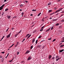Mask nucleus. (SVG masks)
Segmentation results:
<instances>
[{"label": "nucleus", "instance_id": "obj_1", "mask_svg": "<svg viewBox=\"0 0 64 64\" xmlns=\"http://www.w3.org/2000/svg\"><path fill=\"white\" fill-rule=\"evenodd\" d=\"M32 59V58H31V56H29L28 58V60H31Z\"/></svg>", "mask_w": 64, "mask_h": 64}, {"label": "nucleus", "instance_id": "obj_2", "mask_svg": "<svg viewBox=\"0 0 64 64\" xmlns=\"http://www.w3.org/2000/svg\"><path fill=\"white\" fill-rule=\"evenodd\" d=\"M64 50L63 49L60 50H59V52L60 53H61V52H63V51Z\"/></svg>", "mask_w": 64, "mask_h": 64}, {"label": "nucleus", "instance_id": "obj_3", "mask_svg": "<svg viewBox=\"0 0 64 64\" xmlns=\"http://www.w3.org/2000/svg\"><path fill=\"white\" fill-rule=\"evenodd\" d=\"M51 57H52V56L51 55H50L48 57V59L50 60L51 59Z\"/></svg>", "mask_w": 64, "mask_h": 64}, {"label": "nucleus", "instance_id": "obj_4", "mask_svg": "<svg viewBox=\"0 0 64 64\" xmlns=\"http://www.w3.org/2000/svg\"><path fill=\"white\" fill-rule=\"evenodd\" d=\"M6 36V38H10V35H9L8 34V36Z\"/></svg>", "mask_w": 64, "mask_h": 64}, {"label": "nucleus", "instance_id": "obj_5", "mask_svg": "<svg viewBox=\"0 0 64 64\" xmlns=\"http://www.w3.org/2000/svg\"><path fill=\"white\" fill-rule=\"evenodd\" d=\"M61 58L60 57L59 58H58L57 59V58L56 59V61H58V60H59V59H60Z\"/></svg>", "mask_w": 64, "mask_h": 64}, {"label": "nucleus", "instance_id": "obj_6", "mask_svg": "<svg viewBox=\"0 0 64 64\" xmlns=\"http://www.w3.org/2000/svg\"><path fill=\"white\" fill-rule=\"evenodd\" d=\"M58 33H60V34H61L62 33V32L61 30H58Z\"/></svg>", "mask_w": 64, "mask_h": 64}, {"label": "nucleus", "instance_id": "obj_7", "mask_svg": "<svg viewBox=\"0 0 64 64\" xmlns=\"http://www.w3.org/2000/svg\"><path fill=\"white\" fill-rule=\"evenodd\" d=\"M17 43L15 45V47L19 45V42H17Z\"/></svg>", "mask_w": 64, "mask_h": 64}, {"label": "nucleus", "instance_id": "obj_8", "mask_svg": "<svg viewBox=\"0 0 64 64\" xmlns=\"http://www.w3.org/2000/svg\"><path fill=\"white\" fill-rule=\"evenodd\" d=\"M7 17L8 19H10L11 18V16H7Z\"/></svg>", "mask_w": 64, "mask_h": 64}, {"label": "nucleus", "instance_id": "obj_9", "mask_svg": "<svg viewBox=\"0 0 64 64\" xmlns=\"http://www.w3.org/2000/svg\"><path fill=\"white\" fill-rule=\"evenodd\" d=\"M51 28H49L47 30H46V32H48V31H50V30Z\"/></svg>", "mask_w": 64, "mask_h": 64}, {"label": "nucleus", "instance_id": "obj_10", "mask_svg": "<svg viewBox=\"0 0 64 64\" xmlns=\"http://www.w3.org/2000/svg\"><path fill=\"white\" fill-rule=\"evenodd\" d=\"M30 52V51L29 50H28L26 53V54H28V53H29Z\"/></svg>", "mask_w": 64, "mask_h": 64}, {"label": "nucleus", "instance_id": "obj_11", "mask_svg": "<svg viewBox=\"0 0 64 64\" xmlns=\"http://www.w3.org/2000/svg\"><path fill=\"white\" fill-rule=\"evenodd\" d=\"M55 25L56 26H58V25H59V23H57L55 24Z\"/></svg>", "mask_w": 64, "mask_h": 64}, {"label": "nucleus", "instance_id": "obj_12", "mask_svg": "<svg viewBox=\"0 0 64 64\" xmlns=\"http://www.w3.org/2000/svg\"><path fill=\"white\" fill-rule=\"evenodd\" d=\"M35 40L34 39H33L32 40V43H34V42H35Z\"/></svg>", "mask_w": 64, "mask_h": 64}, {"label": "nucleus", "instance_id": "obj_13", "mask_svg": "<svg viewBox=\"0 0 64 64\" xmlns=\"http://www.w3.org/2000/svg\"><path fill=\"white\" fill-rule=\"evenodd\" d=\"M1 60H2V62H4V58H2Z\"/></svg>", "mask_w": 64, "mask_h": 64}, {"label": "nucleus", "instance_id": "obj_14", "mask_svg": "<svg viewBox=\"0 0 64 64\" xmlns=\"http://www.w3.org/2000/svg\"><path fill=\"white\" fill-rule=\"evenodd\" d=\"M59 56H56V59H57V58H59Z\"/></svg>", "mask_w": 64, "mask_h": 64}, {"label": "nucleus", "instance_id": "obj_15", "mask_svg": "<svg viewBox=\"0 0 64 64\" xmlns=\"http://www.w3.org/2000/svg\"><path fill=\"white\" fill-rule=\"evenodd\" d=\"M62 40H62V42H64V37H63L62 38Z\"/></svg>", "mask_w": 64, "mask_h": 64}, {"label": "nucleus", "instance_id": "obj_16", "mask_svg": "<svg viewBox=\"0 0 64 64\" xmlns=\"http://www.w3.org/2000/svg\"><path fill=\"white\" fill-rule=\"evenodd\" d=\"M3 8L2 7V6H0V10H1Z\"/></svg>", "mask_w": 64, "mask_h": 64}, {"label": "nucleus", "instance_id": "obj_17", "mask_svg": "<svg viewBox=\"0 0 64 64\" xmlns=\"http://www.w3.org/2000/svg\"><path fill=\"white\" fill-rule=\"evenodd\" d=\"M52 11V10H50L48 11V13H50V12H51Z\"/></svg>", "mask_w": 64, "mask_h": 64}, {"label": "nucleus", "instance_id": "obj_18", "mask_svg": "<svg viewBox=\"0 0 64 64\" xmlns=\"http://www.w3.org/2000/svg\"><path fill=\"white\" fill-rule=\"evenodd\" d=\"M8 10L9 9H8V8H6L5 9V11H8Z\"/></svg>", "mask_w": 64, "mask_h": 64}, {"label": "nucleus", "instance_id": "obj_19", "mask_svg": "<svg viewBox=\"0 0 64 64\" xmlns=\"http://www.w3.org/2000/svg\"><path fill=\"white\" fill-rule=\"evenodd\" d=\"M59 11H60V10H57L55 12V13H57V12H59Z\"/></svg>", "mask_w": 64, "mask_h": 64}, {"label": "nucleus", "instance_id": "obj_20", "mask_svg": "<svg viewBox=\"0 0 64 64\" xmlns=\"http://www.w3.org/2000/svg\"><path fill=\"white\" fill-rule=\"evenodd\" d=\"M51 5V2H50L48 3V5Z\"/></svg>", "mask_w": 64, "mask_h": 64}, {"label": "nucleus", "instance_id": "obj_21", "mask_svg": "<svg viewBox=\"0 0 64 64\" xmlns=\"http://www.w3.org/2000/svg\"><path fill=\"white\" fill-rule=\"evenodd\" d=\"M5 4H4L3 5H2V6H1V7L3 8V7H4V6H5Z\"/></svg>", "mask_w": 64, "mask_h": 64}, {"label": "nucleus", "instance_id": "obj_22", "mask_svg": "<svg viewBox=\"0 0 64 64\" xmlns=\"http://www.w3.org/2000/svg\"><path fill=\"white\" fill-rule=\"evenodd\" d=\"M41 14V13H39L38 14V16H40V14Z\"/></svg>", "mask_w": 64, "mask_h": 64}, {"label": "nucleus", "instance_id": "obj_23", "mask_svg": "<svg viewBox=\"0 0 64 64\" xmlns=\"http://www.w3.org/2000/svg\"><path fill=\"white\" fill-rule=\"evenodd\" d=\"M58 20V19H55L53 20V21H56V20Z\"/></svg>", "mask_w": 64, "mask_h": 64}, {"label": "nucleus", "instance_id": "obj_24", "mask_svg": "<svg viewBox=\"0 0 64 64\" xmlns=\"http://www.w3.org/2000/svg\"><path fill=\"white\" fill-rule=\"evenodd\" d=\"M64 46V45H62L60 46V47H63Z\"/></svg>", "mask_w": 64, "mask_h": 64}, {"label": "nucleus", "instance_id": "obj_25", "mask_svg": "<svg viewBox=\"0 0 64 64\" xmlns=\"http://www.w3.org/2000/svg\"><path fill=\"white\" fill-rule=\"evenodd\" d=\"M33 46H31V47H30V49H31V50H32V48H33Z\"/></svg>", "mask_w": 64, "mask_h": 64}, {"label": "nucleus", "instance_id": "obj_26", "mask_svg": "<svg viewBox=\"0 0 64 64\" xmlns=\"http://www.w3.org/2000/svg\"><path fill=\"white\" fill-rule=\"evenodd\" d=\"M14 44H12V46H10V48H11V47H12V46H13V45H14Z\"/></svg>", "mask_w": 64, "mask_h": 64}, {"label": "nucleus", "instance_id": "obj_27", "mask_svg": "<svg viewBox=\"0 0 64 64\" xmlns=\"http://www.w3.org/2000/svg\"><path fill=\"white\" fill-rule=\"evenodd\" d=\"M53 26L52 27V28H51V30H53V26Z\"/></svg>", "mask_w": 64, "mask_h": 64}, {"label": "nucleus", "instance_id": "obj_28", "mask_svg": "<svg viewBox=\"0 0 64 64\" xmlns=\"http://www.w3.org/2000/svg\"><path fill=\"white\" fill-rule=\"evenodd\" d=\"M55 40H56V39H55L53 40L52 42H54V41H55Z\"/></svg>", "mask_w": 64, "mask_h": 64}, {"label": "nucleus", "instance_id": "obj_29", "mask_svg": "<svg viewBox=\"0 0 64 64\" xmlns=\"http://www.w3.org/2000/svg\"><path fill=\"white\" fill-rule=\"evenodd\" d=\"M32 11H36V10H32Z\"/></svg>", "mask_w": 64, "mask_h": 64}, {"label": "nucleus", "instance_id": "obj_30", "mask_svg": "<svg viewBox=\"0 0 64 64\" xmlns=\"http://www.w3.org/2000/svg\"><path fill=\"white\" fill-rule=\"evenodd\" d=\"M4 37H5V36H4L1 39L2 40L4 38Z\"/></svg>", "mask_w": 64, "mask_h": 64}, {"label": "nucleus", "instance_id": "obj_31", "mask_svg": "<svg viewBox=\"0 0 64 64\" xmlns=\"http://www.w3.org/2000/svg\"><path fill=\"white\" fill-rule=\"evenodd\" d=\"M38 42V40H36V44H37V42Z\"/></svg>", "mask_w": 64, "mask_h": 64}, {"label": "nucleus", "instance_id": "obj_32", "mask_svg": "<svg viewBox=\"0 0 64 64\" xmlns=\"http://www.w3.org/2000/svg\"><path fill=\"white\" fill-rule=\"evenodd\" d=\"M41 37H42V36H40L38 38H41Z\"/></svg>", "mask_w": 64, "mask_h": 64}, {"label": "nucleus", "instance_id": "obj_33", "mask_svg": "<svg viewBox=\"0 0 64 64\" xmlns=\"http://www.w3.org/2000/svg\"><path fill=\"white\" fill-rule=\"evenodd\" d=\"M41 45H39V46H39V47H41Z\"/></svg>", "mask_w": 64, "mask_h": 64}, {"label": "nucleus", "instance_id": "obj_34", "mask_svg": "<svg viewBox=\"0 0 64 64\" xmlns=\"http://www.w3.org/2000/svg\"><path fill=\"white\" fill-rule=\"evenodd\" d=\"M1 53H2V54H4V53H5V52H2Z\"/></svg>", "mask_w": 64, "mask_h": 64}, {"label": "nucleus", "instance_id": "obj_35", "mask_svg": "<svg viewBox=\"0 0 64 64\" xmlns=\"http://www.w3.org/2000/svg\"><path fill=\"white\" fill-rule=\"evenodd\" d=\"M44 27H45V26H43V27H42L41 28V29H43V28H44Z\"/></svg>", "mask_w": 64, "mask_h": 64}, {"label": "nucleus", "instance_id": "obj_36", "mask_svg": "<svg viewBox=\"0 0 64 64\" xmlns=\"http://www.w3.org/2000/svg\"><path fill=\"white\" fill-rule=\"evenodd\" d=\"M61 22H64V20H62L61 21Z\"/></svg>", "mask_w": 64, "mask_h": 64}, {"label": "nucleus", "instance_id": "obj_37", "mask_svg": "<svg viewBox=\"0 0 64 64\" xmlns=\"http://www.w3.org/2000/svg\"><path fill=\"white\" fill-rule=\"evenodd\" d=\"M48 40H51V38H48Z\"/></svg>", "mask_w": 64, "mask_h": 64}, {"label": "nucleus", "instance_id": "obj_38", "mask_svg": "<svg viewBox=\"0 0 64 64\" xmlns=\"http://www.w3.org/2000/svg\"><path fill=\"white\" fill-rule=\"evenodd\" d=\"M21 30H20V32H18V34H19V33H20L21 32Z\"/></svg>", "mask_w": 64, "mask_h": 64}, {"label": "nucleus", "instance_id": "obj_39", "mask_svg": "<svg viewBox=\"0 0 64 64\" xmlns=\"http://www.w3.org/2000/svg\"><path fill=\"white\" fill-rule=\"evenodd\" d=\"M62 28V26H60L59 27V28H60V29H61Z\"/></svg>", "mask_w": 64, "mask_h": 64}, {"label": "nucleus", "instance_id": "obj_40", "mask_svg": "<svg viewBox=\"0 0 64 64\" xmlns=\"http://www.w3.org/2000/svg\"><path fill=\"white\" fill-rule=\"evenodd\" d=\"M19 54V52H18L17 53V54L18 55Z\"/></svg>", "mask_w": 64, "mask_h": 64}, {"label": "nucleus", "instance_id": "obj_41", "mask_svg": "<svg viewBox=\"0 0 64 64\" xmlns=\"http://www.w3.org/2000/svg\"><path fill=\"white\" fill-rule=\"evenodd\" d=\"M52 59H54V58H55V57H53L52 58Z\"/></svg>", "mask_w": 64, "mask_h": 64}, {"label": "nucleus", "instance_id": "obj_42", "mask_svg": "<svg viewBox=\"0 0 64 64\" xmlns=\"http://www.w3.org/2000/svg\"><path fill=\"white\" fill-rule=\"evenodd\" d=\"M23 6V4H20V6L21 7H22V6Z\"/></svg>", "mask_w": 64, "mask_h": 64}, {"label": "nucleus", "instance_id": "obj_43", "mask_svg": "<svg viewBox=\"0 0 64 64\" xmlns=\"http://www.w3.org/2000/svg\"><path fill=\"white\" fill-rule=\"evenodd\" d=\"M61 0H57L58 2H60L61 1Z\"/></svg>", "mask_w": 64, "mask_h": 64}, {"label": "nucleus", "instance_id": "obj_44", "mask_svg": "<svg viewBox=\"0 0 64 64\" xmlns=\"http://www.w3.org/2000/svg\"><path fill=\"white\" fill-rule=\"evenodd\" d=\"M36 32V30H35L34 31V32H33V33H35V32Z\"/></svg>", "mask_w": 64, "mask_h": 64}, {"label": "nucleus", "instance_id": "obj_45", "mask_svg": "<svg viewBox=\"0 0 64 64\" xmlns=\"http://www.w3.org/2000/svg\"><path fill=\"white\" fill-rule=\"evenodd\" d=\"M43 29H41L40 30V31H43Z\"/></svg>", "mask_w": 64, "mask_h": 64}, {"label": "nucleus", "instance_id": "obj_46", "mask_svg": "<svg viewBox=\"0 0 64 64\" xmlns=\"http://www.w3.org/2000/svg\"><path fill=\"white\" fill-rule=\"evenodd\" d=\"M62 9H63L62 8H60V9L59 10H60H60H62Z\"/></svg>", "mask_w": 64, "mask_h": 64}, {"label": "nucleus", "instance_id": "obj_47", "mask_svg": "<svg viewBox=\"0 0 64 64\" xmlns=\"http://www.w3.org/2000/svg\"><path fill=\"white\" fill-rule=\"evenodd\" d=\"M30 36H31V34L30 35V36H28V38H29L30 37Z\"/></svg>", "mask_w": 64, "mask_h": 64}, {"label": "nucleus", "instance_id": "obj_48", "mask_svg": "<svg viewBox=\"0 0 64 64\" xmlns=\"http://www.w3.org/2000/svg\"><path fill=\"white\" fill-rule=\"evenodd\" d=\"M18 35V34H16L15 35V37H17V36Z\"/></svg>", "mask_w": 64, "mask_h": 64}, {"label": "nucleus", "instance_id": "obj_49", "mask_svg": "<svg viewBox=\"0 0 64 64\" xmlns=\"http://www.w3.org/2000/svg\"><path fill=\"white\" fill-rule=\"evenodd\" d=\"M28 35H29V34H27V35L26 36V37H27V36H28Z\"/></svg>", "mask_w": 64, "mask_h": 64}, {"label": "nucleus", "instance_id": "obj_50", "mask_svg": "<svg viewBox=\"0 0 64 64\" xmlns=\"http://www.w3.org/2000/svg\"><path fill=\"white\" fill-rule=\"evenodd\" d=\"M8 29L9 28H8L6 30V32H7V31L8 30Z\"/></svg>", "mask_w": 64, "mask_h": 64}, {"label": "nucleus", "instance_id": "obj_51", "mask_svg": "<svg viewBox=\"0 0 64 64\" xmlns=\"http://www.w3.org/2000/svg\"><path fill=\"white\" fill-rule=\"evenodd\" d=\"M12 60H10V61H9V62H12Z\"/></svg>", "mask_w": 64, "mask_h": 64}, {"label": "nucleus", "instance_id": "obj_52", "mask_svg": "<svg viewBox=\"0 0 64 64\" xmlns=\"http://www.w3.org/2000/svg\"><path fill=\"white\" fill-rule=\"evenodd\" d=\"M11 32H10V34H8L10 36L11 35Z\"/></svg>", "mask_w": 64, "mask_h": 64}, {"label": "nucleus", "instance_id": "obj_53", "mask_svg": "<svg viewBox=\"0 0 64 64\" xmlns=\"http://www.w3.org/2000/svg\"><path fill=\"white\" fill-rule=\"evenodd\" d=\"M4 14V12H3V13H2V16H3V15Z\"/></svg>", "mask_w": 64, "mask_h": 64}, {"label": "nucleus", "instance_id": "obj_54", "mask_svg": "<svg viewBox=\"0 0 64 64\" xmlns=\"http://www.w3.org/2000/svg\"><path fill=\"white\" fill-rule=\"evenodd\" d=\"M44 47H45V46H43L42 47V49H44Z\"/></svg>", "mask_w": 64, "mask_h": 64}, {"label": "nucleus", "instance_id": "obj_55", "mask_svg": "<svg viewBox=\"0 0 64 64\" xmlns=\"http://www.w3.org/2000/svg\"><path fill=\"white\" fill-rule=\"evenodd\" d=\"M23 14H24V12H22V14L23 15Z\"/></svg>", "mask_w": 64, "mask_h": 64}, {"label": "nucleus", "instance_id": "obj_56", "mask_svg": "<svg viewBox=\"0 0 64 64\" xmlns=\"http://www.w3.org/2000/svg\"><path fill=\"white\" fill-rule=\"evenodd\" d=\"M30 16H33V14H30Z\"/></svg>", "mask_w": 64, "mask_h": 64}, {"label": "nucleus", "instance_id": "obj_57", "mask_svg": "<svg viewBox=\"0 0 64 64\" xmlns=\"http://www.w3.org/2000/svg\"><path fill=\"white\" fill-rule=\"evenodd\" d=\"M7 0H4V2H6V1H7Z\"/></svg>", "mask_w": 64, "mask_h": 64}, {"label": "nucleus", "instance_id": "obj_58", "mask_svg": "<svg viewBox=\"0 0 64 64\" xmlns=\"http://www.w3.org/2000/svg\"><path fill=\"white\" fill-rule=\"evenodd\" d=\"M44 20H43V19H42V22H44Z\"/></svg>", "mask_w": 64, "mask_h": 64}, {"label": "nucleus", "instance_id": "obj_59", "mask_svg": "<svg viewBox=\"0 0 64 64\" xmlns=\"http://www.w3.org/2000/svg\"><path fill=\"white\" fill-rule=\"evenodd\" d=\"M2 56H0V58H2Z\"/></svg>", "mask_w": 64, "mask_h": 64}, {"label": "nucleus", "instance_id": "obj_60", "mask_svg": "<svg viewBox=\"0 0 64 64\" xmlns=\"http://www.w3.org/2000/svg\"><path fill=\"white\" fill-rule=\"evenodd\" d=\"M25 2H26V3H27V2H28V1H25Z\"/></svg>", "mask_w": 64, "mask_h": 64}, {"label": "nucleus", "instance_id": "obj_61", "mask_svg": "<svg viewBox=\"0 0 64 64\" xmlns=\"http://www.w3.org/2000/svg\"><path fill=\"white\" fill-rule=\"evenodd\" d=\"M9 53H8V54H7V56H8L9 55Z\"/></svg>", "mask_w": 64, "mask_h": 64}, {"label": "nucleus", "instance_id": "obj_62", "mask_svg": "<svg viewBox=\"0 0 64 64\" xmlns=\"http://www.w3.org/2000/svg\"><path fill=\"white\" fill-rule=\"evenodd\" d=\"M7 57H8V56H7L6 57V58H7Z\"/></svg>", "mask_w": 64, "mask_h": 64}, {"label": "nucleus", "instance_id": "obj_63", "mask_svg": "<svg viewBox=\"0 0 64 64\" xmlns=\"http://www.w3.org/2000/svg\"><path fill=\"white\" fill-rule=\"evenodd\" d=\"M50 19H52V17H50Z\"/></svg>", "mask_w": 64, "mask_h": 64}, {"label": "nucleus", "instance_id": "obj_64", "mask_svg": "<svg viewBox=\"0 0 64 64\" xmlns=\"http://www.w3.org/2000/svg\"><path fill=\"white\" fill-rule=\"evenodd\" d=\"M24 62V61H22L21 62V63H23Z\"/></svg>", "mask_w": 64, "mask_h": 64}]
</instances>
